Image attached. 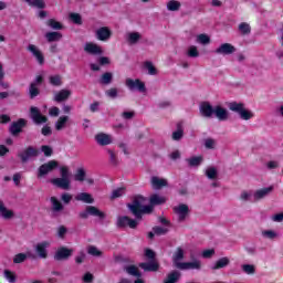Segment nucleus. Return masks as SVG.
I'll return each mask as SVG.
<instances>
[{
	"label": "nucleus",
	"mask_w": 283,
	"mask_h": 283,
	"mask_svg": "<svg viewBox=\"0 0 283 283\" xmlns=\"http://www.w3.org/2000/svg\"><path fill=\"white\" fill-rule=\"evenodd\" d=\"M145 255L146 258H148V260H150V262L140 263V269H143L144 271H158V263L156 262V260H154L156 258V253H154V251H151L150 249H146Z\"/></svg>",
	"instance_id": "obj_4"
},
{
	"label": "nucleus",
	"mask_w": 283,
	"mask_h": 283,
	"mask_svg": "<svg viewBox=\"0 0 283 283\" xmlns=\"http://www.w3.org/2000/svg\"><path fill=\"white\" fill-rule=\"evenodd\" d=\"M126 273H128V275H134L135 277H140V272H138V268L134 265L127 266Z\"/></svg>",
	"instance_id": "obj_49"
},
{
	"label": "nucleus",
	"mask_w": 283,
	"mask_h": 283,
	"mask_svg": "<svg viewBox=\"0 0 283 283\" xmlns=\"http://www.w3.org/2000/svg\"><path fill=\"white\" fill-rule=\"evenodd\" d=\"M90 216H94L95 218L103 219L105 218V213L103 211L98 210V208L94 206H88L86 207L85 211L80 213L81 218H88Z\"/></svg>",
	"instance_id": "obj_10"
},
{
	"label": "nucleus",
	"mask_w": 283,
	"mask_h": 283,
	"mask_svg": "<svg viewBox=\"0 0 283 283\" xmlns=\"http://www.w3.org/2000/svg\"><path fill=\"white\" fill-rule=\"evenodd\" d=\"M216 255V250L213 249H207L201 252V258L209 260L210 258H213Z\"/></svg>",
	"instance_id": "obj_51"
},
{
	"label": "nucleus",
	"mask_w": 283,
	"mask_h": 283,
	"mask_svg": "<svg viewBox=\"0 0 283 283\" xmlns=\"http://www.w3.org/2000/svg\"><path fill=\"white\" fill-rule=\"evenodd\" d=\"M49 83H51V85L54 87H61V85H63V81L61 80L60 75H51L49 77Z\"/></svg>",
	"instance_id": "obj_43"
},
{
	"label": "nucleus",
	"mask_w": 283,
	"mask_h": 283,
	"mask_svg": "<svg viewBox=\"0 0 283 283\" xmlns=\"http://www.w3.org/2000/svg\"><path fill=\"white\" fill-rule=\"evenodd\" d=\"M30 258V252L25 253H19L13 258L14 264H21V262H25Z\"/></svg>",
	"instance_id": "obj_44"
},
{
	"label": "nucleus",
	"mask_w": 283,
	"mask_h": 283,
	"mask_svg": "<svg viewBox=\"0 0 283 283\" xmlns=\"http://www.w3.org/2000/svg\"><path fill=\"white\" fill-rule=\"evenodd\" d=\"M200 269H202V262L200 260L184 262L182 264H179L180 271H200Z\"/></svg>",
	"instance_id": "obj_14"
},
{
	"label": "nucleus",
	"mask_w": 283,
	"mask_h": 283,
	"mask_svg": "<svg viewBox=\"0 0 283 283\" xmlns=\"http://www.w3.org/2000/svg\"><path fill=\"white\" fill-rule=\"evenodd\" d=\"M25 2L31 6V8H39L40 10L45 8V2L43 0H25Z\"/></svg>",
	"instance_id": "obj_41"
},
{
	"label": "nucleus",
	"mask_w": 283,
	"mask_h": 283,
	"mask_svg": "<svg viewBox=\"0 0 283 283\" xmlns=\"http://www.w3.org/2000/svg\"><path fill=\"white\" fill-rule=\"evenodd\" d=\"M271 191H273L272 186L256 190L253 193V202H258V200H262L263 198H266V196H269Z\"/></svg>",
	"instance_id": "obj_21"
},
{
	"label": "nucleus",
	"mask_w": 283,
	"mask_h": 283,
	"mask_svg": "<svg viewBox=\"0 0 283 283\" xmlns=\"http://www.w3.org/2000/svg\"><path fill=\"white\" fill-rule=\"evenodd\" d=\"M95 38L97 39V41H109V39H112V29H109V27H101L96 29Z\"/></svg>",
	"instance_id": "obj_8"
},
{
	"label": "nucleus",
	"mask_w": 283,
	"mask_h": 283,
	"mask_svg": "<svg viewBox=\"0 0 283 283\" xmlns=\"http://www.w3.org/2000/svg\"><path fill=\"white\" fill-rule=\"evenodd\" d=\"M203 145L206 149H216V139L207 138L205 139Z\"/></svg>",
	"instance_id": "obj_53"
},
{
	"label": "nucleus",
	"mask_w": 283,
	"mask_h": 283,
	"mask_svg": "<svg viewBox=\"0 0 283 283\" xmlns=\"http://www.w3.org/2000/svg\"><path fill=\"white\" fill-rule=\"evenodd\" d=\"M36 156H39V150L33 147H29L22 154H20L22 163H28V160L36 158Z\"/></svg>",
	"instance_id": "obj_16"
},
{
	"label": "nucleus",
	"mask_w": 283,
	"mask_h": 283,
	"mask_svg": "<svg viewBox=\"0 0 283 283\" xmlns=\"http://www.w3.org/2000/svg\"><path fill=\"white\" fill-rule=\"evenodd\" d=\"M60 178L51 179L52 185L55 187H59V189L67 190L70 189V185H72V181L70 180V168L67 166H62L60 168Z\"/></svg>",
	"instance_id": "obj_3"
},
{
	"label": "nucleus",
	"mask_w": 283,
	"mask_h": 283,
	"mask_svg": "<svg viewBox=\"0 0 283 283\" xmlns=\"http://www.w3.org/2000/svg\"><path fill=\"white\" fill-rule=\"evenodd\" d=\"M205 174L209 180H218V168L209 166L206 168Z\"/></svg>",
	"instance_id": "obj_30"
},
{
	"label": "nucleus",
	"mask_w": 283,
	"mask_h": 283,
	"mask_svg": "<svg viewBox=\"0 0 283 283\" xmlns=\"http://www.w3.org/2000/svg\"><path fill=\"white\" fill-rule=\"evenodd\" d=\"M75 200H77L78 202H85L86 205H92L94 202V198L87 192L77 193L75 196Z\"/></svg>",
	"instance_id": "obj_28"
},
{
	"label": "nucleus",
	"mask_w": 283,
	"mask_h": 283,
	"mask_svg": "<svg viewBox=\"0 0 283 283\" xmlns=\"http://www.w3.org/2000/svg\"><path fill=\"white\" fill-rule=\"evenodd\" d=\"M165 233H167V228H163V227H155L153 229V232L148 233L149 238H154L155 235H165Z\"/></svg>",
	"instance_id": "obj_40"
},
{
	"label": "nucleus",
	"mask_w": 283,
	"mask_h": 283,
	"mask_svg": "<svg viewBox=\"0 0 283 283\" xmlns=\"http://www.w3.org/2000/svg\"><path fill=\"white\" fill-rule=\"evenodd\" d=\"M48 25L50 28H52L53 30H61L63 28V25L60 24V22H57L56 20L54 19H51L48 21Z\"/></svg>",
	"instance_id": "obj_57"
},
{
	"label": "nucleus",
	"mask_w": 283,
	"mask_h": 283,
	"mask_svg": "<svg viewBox=\"0 0 283 283\" xmlns=\"http://www.w3.org/2000/svg\"><path fill=\"white\" fill-rule=\"evenodd\" d=\"M229 109L230 112L238 114L241 120H251V118L255 117V113L249 108H245L243 103L231 102L229 104Z\"/></svg>",
	"instance_id": "obj_2"
},
{
	"label": "nucleus",
	"mask_w": 283,
	"mask_h": 283,
	"mask_svg": "<svg viewBox=\"0 0 283 283\" xmlns=\"http://www.w3.org/2000/svg\"><path fill=\"white\" fill-rule=\"evenodd\" d=\"M240 199L243 200L244 202H247L248 200H252L253 202V193H251V191H243L240 195Z\"/></svg>",
	"instance_id": "obj_56"
},
{
	"label": "nucleus",
	"mask_w": 283,
	"mask_h": 283,
	"mask_svg": "<svg viewBox=\"0 0 283 283\" xmlns=\"http://www.w3.org/2000/svg\"><path fill=\"white\" fill-rule=\"evenodd\" d=\"M72 96V91L67 88H63L59 92H55L53 95V101L55 103H63L64 101H67Z\"/></svg>",
	"instance_id": "obj_15"
},
{
	"label": "nucleus",
	"mask_w": 283,
	"mask_h": 283,
	"mask_svg": "<svg viewBox=\"0 0 283 283\" xmlns=\"http://www.w3.org/2000/svg\"><path fill=\"white\" fill-rule=\"evenodd\" d=\"M48 249H50V241H42L34 245V251L38 258L45 260L48 258Z\"/></svg>",
	"instance_id": "obj_9"
},
{
	"label": "nucleus",
	"mask_w": 283,
	"mask_h": 283,
	"mask_svg": "<svg viewBox=\"0 0 283 283\" xmlns=\"http://www.w3.org/2000/svg\"><path fill=\"white\" fill-rule=\"evenodd\" d=\"M69 120H70L69 116H66V115L60 116L55 123V129L57 132H61V129H64L65 125H67Z\"/></svg>",
	"instance_id": "obj_31"
},
{
	"label": "nucleus",
	"mask_w": 283,
	"mask_h": 283,
	"mask_svg": "<svg viewBox=\"0 0 283 283\" xmlns=\"http://www.w3.org/2000/svg\"><path fill=\"white\" fill-rule=\"evenodd\" d=\"M31 98L39 96V88L36 87V83H32L29 88Z\"/></svg>",
	"instance_id": "obj_58"
},
{
	"label": "nucleus",
	"mask_w": 283,
	"mask_h": 283,
	"mask_svg": "<svg viewBox=\"0 0 283 283\" xmlns=\"http://www.w3.org/2000/svg\"><path fill=\"white\" fill-rule=\"evenodd\" d=\"M182 260H185V250L182 248H178L172 255V263L176 269H179V264H182Z\"/></svg>",
	"instance_id": "obj_23"
},
{
	"label": "nucleus",
	"mask_w": 283,
	"mask_h": 283,
	"mask_svg": "<svg viewBox=\"0 0 283 283\" xmlns=\"http://www.w3.org/2000/svg\"><path fill=\"white\" fill-rule=\"evenodd\" d=\"M196 42L200 45H209L211 38L208 34L201 33L196 36Z\"/></svg>",
	"instance_id": "obj_34"
},
{
	"label": "nucleus",
	"mask_w": 283,
	"mask_h": 283,
	"mask_svg": "<svg viewBox=\"0 0 283 283\" xmlns=\"http://www.w3.org/2000/svg\"><path fill=\"white\" fill-rule=\"evenodd\" d=\"M214 107L211 104L205 102L200 105V114L205 118H211L213 116Z\"/></svg>",
	"instance_id": "obj_22"
},
{
	"label": "nucleus",
	"mask_w": 283,
	"mask_h": 283,
	"mask_svg": "<svg viewBox=\"0 0 283 283\" xmlns=\"http://www.w3.org/2000/svg\"><path fill=\"white\" fill-rule=\"evenodd\" d=\"M52 211L53 213H59V211H63V203L56 199V197H51Z\"/></svg>",
	"instance_id": "obj_33"
},
{
	"label": "nucleus",
	"mask_w": 283,
	"mask_h": 283,
	"mask_svg": "<svg viewBox=\"0 0 283 283\" xmlns=\"http://www.w3.org/2000/svg\"><path fill=\"white\" fill-rule=\"evenodd\" d=\"M261 235L266 240H275V238H280V234L275 230H263Z\"/></svg>",
	"instance_id": "obj_35"
},
{
	"label": "nucleus",
	"mask_w": 283,
	"mask_h": 283,
	"mask_svg": "<svg viewBox=\"0 0 283 283\" xmlns=\"http://www.w3.org/2000/svg\"><path fill=\"white\" fill-rule=\"evenodd\" d=\"M127 42L130 43V45H134L140 41V33L138 32H129L126 35Z\"/></svg>",
	"instance_id": "obj_32"
},
{
	"label": "nucleus",
	"mask_w": 283,
	"mask_h": 283,
	"mask_svg": "<svg viewBox=\"0 0 283 283\" xmlns=\"http://www.w3.org/2000/svg\"><path fill=\"white\" fill-rule=\"evenodd\" d=\"M74 253V250L67 248H60L55 252L54 259L57 261L67 260Z\"/></svg>",
	"instance_id": "obj_19"
},
{
	"label": "nucleus",
	"mask_w": 283,
	"mask_h": 283,
	"mask_svg": "<svg viewBox=\"0 0 283 283\" xmlns=\"http://www.w3.org/2000/svg\"><path fill=\"white\" fill-rule=\"evenodd\" d=\"M213 114L218 118V120H227L229 118V112L227 111V108L220 105L214 106Z\"/></svg>",
	"instance_id": "obj_25"
},
{
	"label": "nucleus",
	"mask_w": 283,
	"mask_h": 283,
	"mask_svg": "<svg viewBox=\"0 0 283 283\" xmlns=\"http://www.w3.org/2000/svg\"><path fill=\"white\" fill-rule=\"evenodd\" d=\"M84 51H86L87 54H93V55L103 54V49L101 48V45L94 42H87L84 45Z\"/></svg>",
	"instance_id": "obj_17"
},
{
	"label": "nucleus",
	"mask_w": 283,
	"mask_h": 283,
	"mask_svg": "<svg viewBox=\"0 0 283 283\" xmlns=\"http://www.w3.org/2000/svg\"><path fill=\"white\" fill-rule=\"evenodd\" d=\"M0 216L4 220H12L14 218V212L10 209H7L6 205H3V201L0 200Z\"/></svg>",
	"instance_id": "obj_27"
},
{
	"label": "nucleus",
	"mask_w": 283,
	"mask_h": 283,
	"mask_svg": "<svg viewBox=\"0 0 283 283\" xmlns=\"http://www.w3.org/2000/svg\"><path fill=\"white\" fill-rule=\"evenodd\" d=\"M180 138H182V129H178L175 133H172V139L174 140H180Z\"/></svg>",
	"instance_id": "obj_64"
},
{
	"label": "nucleus",
	"mask_w": 283,
	"mask_h": 283,
	"mask_svg": "<svg viewBox=\"0 0 283 283\" xmlns=\"http://www.w3.org/2000/svg\"><path fill=\"white\" fill-rule=\"evenodd\" d=\"M147 199H145L142 196L135 197L133 200V203L128 205V209L132 211V213L137 218V220H140L143 218V213H151L154 211V207L156 205H165L167 202V198L160 195H151L149 198V206H146Z\"/></svg>",
	"instance_id": "obj_1"
},
{
	"label": "nucleus",
	"mask_w": 283,
	"mask_h": 283,
	"mask_svg": "<svg viewBox=\"0 0 283 283\" xmlns=\"http://www.w3.org/2000/svg\"><path fill=\"white\" fill-rule=\"evenodd\" d=\"M61 114V109L56 106H52L50 109H49V116H52V117H56Z\"/></svg>",
	"instance_id": "obj_60"
},
{
	"label": "nucleus",
	"mask_w": 283,
	"mask_h": 283,
	"mask_svg": "<svg viewBox=\"0 0 283 283\" xmlns=\"http://www.w3.org/2000/svg\"><path fill=\"white\" fill-rule=\"evenodd\" d=\"M95 140L98 145H101L102 147H105L107 145H112L113 139H112V135H107L105 133H99L95 136Z\"/></svg>",
	"instance_id": "obj_20"
},
{
	"label": "nucleus",
	"mask_w": 283,
	"mask_h": 283,
	"mask_svg": "<svg viewBox=\"0 0 283 283\" xmlns=\"http://www.w3.org/2000/svg\"><path fill=\"white\" fill-rule=\"evenodd\" d=\"M25 127V119H19L18 122L11 124L10 133L12 136H17V134H21V129Z\"/></svg>",
	"instance_id": "obj_26"
},
{
	"label": "nucleus",
	"mask_w": 283,
	"mask_h": 283,
	"mask_svg": "<svg viewBox=\"0 0 283 283\" xmlns=\"http://www.w3.org/2000/svg\"><path fill=\"white\" fill-rule=\"evenodd\" d=\"M231 264V260L228 256H223L219 260H217L212 265L211 269L212 271H218L220 269H224Z\"/></svg>",
	"instance_id": "obj_24"
},
{
	"label": "nucleus",
	"mask_w": 283,
	"mask_h": 283,
	"mask_svg": "<svg viewBox=\"0 0 283 283\" xmlns=\"http://www.w3.org/2000/svg\"><path fill=\"white\" fill-rule=\"evenodd\" d=\"M117 227L124 229L129 227V229H136L138 227V221L130 219L129 217H119L117 218Z\"/></svg>",
	"instance_id": "obj_12"
},
{
	"label": "nucleus",
	"mask_w": 283,
	"mask_h": 283,
	"mask_svg": "<svg viewBox=\"0 0 283 283\" xmlns=\"http://www.w3.org/2000/svg\"><path fill=\"white\" fill-rule=\"evenodd\" d=\"M70 19L73 23H75L76 25H81V23H83V20L81 19V14L78 13H70Z\"/></svg>",
	"instance_id": "obj_52"
},
{
	"label": "nucleus",
	"mask_w": 283,
	"mask_h": 283,
	"mask_svg": "<svg viewBox=\"0 0 283 283\" xmlns=\"http://www.w3.org/2000/svg\"><path fill=\"white\" fill-rule=\"evenodd\" d=\"M4 277L8 280L10 283L17 282V275L13 272H10L8 270L4 271Z\"/></svg>",
	"instance_id": "obj_54"
},
{
	"label": "nucleus",
	"mask_w": 283,
	"mask_h": 283,
	"mask_svg": "<svg viewBox=\"0 0 283 283\" xmlns=\"http://www.w3.org/2000/svg\"><path fill=\"white\" fill-rule=\"evenodd\" d=\"M180 2L176 1V0H170L167 3V10H169V12H178V10H180Z\"/></svg>",
	"instance_id": "obj_39"
},
{
	"label": "nucleus",
	"mask_w": 283,
	"mask_h": 283,
	"mask_svg": "<svg viewBox=\"0 0 283 283\" xmlns=\"http://www.w3.org/2000/svg\"><path fill=\"white\" fill-rule=\"evenodd\" d=\"M178 280H180V272L174 271L168 274L167 280L164 283H176Z\"/></svg>",
	"instance_id": "obj_42"
},
{
	"label": "nucleus",
	"mask_w": 283,
	"mask_h": 283,
	"mask_svg": "<svg viewBox=\"0 0 283 283\" xmlns=\"http://www.w3.org/2000/svg\"><path fill=\"white\" fill-rule=\"evenodd\" d=\"M85 176H86L85 169L84 168H78L76 170L75 175H74V180L76 182H84Z\"/></svg>",
	"instance_id": "obj_38"
},
{
	"label": "nucleus",
	"mask_w": 283,
	"mask_h": 283,
	"mask_svg": "<svg viewBox=\"0 0 283 283\" xmlns=\"http://www.w3.org/2000/svg\"><path fill=\"white\" fill-rule=\"evenodd\" d=\"M61 200L64 202V205H70V202H72V195L64 192L61 196Z\"/></svg>",
	"instance_id": "obj_61"
},
{
	"label": "nucleus",
	"mask_w": 283,
	"mask_h": 283,
	"mask_svg": "<svg viewBox=\"0 0 283 283\" xmlns=\"http://www.w3.org/2000/svg\"><path fill=\"white\" fill-rule=\"evenodd\" d=\"M27 50L32 54V56H34L40 65H43V63L45 62V57H43V52H41V49H39V46L34 44H29Z\"/></svg>",
	"instance_id": "obj_13"
},
{
	"label": "nucleus",
	"mask_w": 283,
	"mask_h": 283,
	"mask_svg": "<svg viewBox=\"0 0 283 283\" xmlns=\"http://www.w3.org/2000/svg\"><path fill=\"white\" fill-rule=\"evenodd\" d=\"M59 167V161L50 160L46 164H43L39 168L38 178H43V176H48L51 171H54Z\"/></svg>",
	"instance_id": "obj_6"
},
{
	"label": "nucleus",
	"mask_w": 283,
	"mask_h": 283,
	"mask_svg": "<svg viewBox=\"0 0 283 283\" xmlns=\"http://www.w3.org/2000/svg\"><path fill=\"white\" fill-rule=\"evenodd\" d=\"M82 280L85 283H92V282H94V275L92 273L87 272L83 275Z\"/></svg>",
	"instance_id": "obj_62"
},
{
	"label": "nucleus",
	"mask_w": 283,
	"mask_h": 283,
	"mask_svg": "<svg viewBox=\"0 0 283 283\" xmlns=\"http://www.w3.org/2000/svg\"><path fill=\"white\" fill-rule=\"evenodd\" d=\"M239 32H241V34H251V25L247 22L240 23Z\"/></svg>",
	"instance_id": "obj_47"
},
{
	"label": "nucleus",
	"mask_w": 283,
	"mask_h": 283,
	"mask_svg": "<svg viewBox=\"0 0 283 283\" xmlns=\"http://www.w3.org/2000/svg\"><path fill=\"white\" fill-rule=\"evenodd\" d=\"M126 87L130 90V92H140L142 94H145L147 92V88L145 87V82L140 80H134V78H126Z\"/></svg>",
	"instance_id": "obj_5"
},
{
	"label": "nucleus",
	"mask_w": 283,
	"mask_h": 283,
	"mask_svg": "<svg viewBox=\"0 0 283 283\" xmlns=\"http://www.w3.org/2000/svg\"><path fill=\"white\" fill-rule=\"evenodd\" d=\"M63 35L59 32H48L45 34V39L49 41V43H52L54 41H61Z\"/></svg>",
	"instance_id": "obj_37"
},
{
	"label": "nucleus",
	"mask_w": 283,
	"mask_h": 283,
	"mask_svg": "<svg viewBox=\"0 0 283 283\" xmlns=\"http://www.w3.org/2000/svg\"><path fill=\"white\" fill-rule=\"evenodd\" d=\"M150 182L153 189H163V187H167V180L160 177H153Z\"/></svg>",
	"instance_id": "obj_29"
},
{
	"label": "nucleus",
	"mask_w": 283,
	"mask_h": 283,
	"mask_svg": "<svg viewBox=\"0 0 283 283\" xmlns=\"http://www.w3.org/2000/svg\"><path fill=\"white\" fill-rule=\"evenodd\" d=\"M112 78H113V75L112 73H104L101 77V83L103 85H109V83H112Z\"/></svg>",
	"instance_id": "obj_50"
},
{
	"label": "nucleus",
	"mask_w": 283,
	"mask_h": 283,
	"mask_svg": "<svg viewBox=\"0 0 283 283\" xmlns=\"http://www.w3.org/2000/svg\"><path fill=\"white\" fill-rule=\"evenodd\" d=\"M87 253L88 255H93L94 258H101L103 255V252H101V250H98V248L94 245H90L87 248Z\"/></svg>",
	"instance_id": "obj_46"
},
{
	"label": "nucleus",
	"mask_w": 283,
	"mask_h": 283,
	"mask_svg": "<svg viewBox=\"0 0 283 283\" xmlns=\"http://www.w3.org/2000/svg\"><path fill=\"white\" fill-rule=\"evenodd\" d=\"M243 273H247V275H253L255 273V265L253 264H243L242 265Z\"/></svg>",
	"instance_id": "obj_48"
},
{
	"label": "nucleus",
	"mask_w": 283,
	"mask_h": 283,
	"mask_svg": "<svg viewBox=\"0 0 283 283\" xmlns=\"http://www.w3.org/2000/svg\"><path fill=\"white\" fill-rule=\"evenodd\" d=\"M174 212L179 222H185V220H187V216H189V206L179 203L178 206L174 207Z\"/></svg>",
	"instance_id": "obj_7"
},
{
	"label": "nucleus",
	"mask_w": 283,
	"mask_h": 283,
	"mask_svg": "<svg viewBox=\"0 0 283 283\" xmlns=\"http://www.w3.org/2000/svg\"><path fill=\"white\" fill-rule=\"evenodd\" d=\"M120 196H125V188H117V189H115L112 192L111 198L112 199L120 198Z\"/></svg>",
	"instance_id": "obj_55"
},
{
	"label": "nucleus",
	"mask_w": 283,
	"mask_h": 283,
	"mask_svg": "<svg viewBox=\"0 0 283 283\" xmlns=\"http://www.w3.org/2000/svg\"><path fill=\"white\" fill-rule=\"evenodd\" d=\"M216 54H221L222 56H229L235 54V46L231 43H222L219 48L216 49Z\"/></svg>",
	"instance_id": "obj_11"
},
{
	"label": "nucleus",
	"mask_w": 283,
	"mask_h": 283,
	"mask_svg": "<svg viewBox=\"0 0 283 283\" xmlns=\"http://www.w3.org/2000/svg\"><path fill=\"white\" fill-rule=\"evenodd\" d=\"M271 220L272 222H283V212L273 214Z\"/></svg>",
	"instance_id": "obj_63"
},
{
	"label": "nucleus",
	"mask_w": 283,
	"mask_h": 283,
	"mask_svg": "<svg viewBox=\"0 0 283 283\" xmlns=\"http://www.w3.org/2000/svg\"><path fill=\"white\" fill-rule=\"evenodd\" d=\"M31 118L33 123H36V125L48 123V117L43 116L36 107H31Z\"/></svg>",
	"instance_id": "obj_18"
},
{
	"label": "nucleus",
	"mask_w": 283,
	"mask_h": 283,
	"mask_svg": "<svg viewBox=\"0 0 283 283\" xmlns=\"http://www.w3.org/2000/svg\"><path fill=\"white\" fill-rule=\"evenodd\" d=\"M187 163L190 167H198L202 163V156L188 158Z\"/></svg>",
	"instance_id": "obj_45"
},
{
	"label": "nucleus",
	"mask_w": 283,
	"mask_h": 283,
	"mask_svg": "<svg viewBox=\"0 0 283 283\" xmlns=\"http://www.w3.org/2000/svg\"><path fill=\"white\" fill-rule=\"evenodd\" d=\"M145 69L148 71V74L153 75L156 74V67H154V64L151 62L145 63Z\"/></svg>",
	"instance_id": "obj_59"
},
{
	"label": "nucleus",
	"mask_w": 283,
	"mask_h": 283,
	"mask_svg": "<svg viewBox=\"0 0 283 283\" xmlns=\"http://www.w3.org/2000/svg\"><path fill=\"white\" fill-rule=\"evenodd\" d=\"M187 56H189V59H198V56H200V51H198V46L196 45H190L187 49Z\"/></svg>",
	"instance_id": "obj_36"
}]
</instances>
